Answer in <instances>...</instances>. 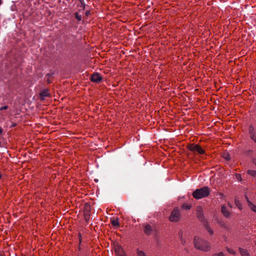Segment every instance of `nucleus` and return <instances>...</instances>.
Listing matches in <instances>:
<instances>
[{
	"instance_id": "0eeeda50",
	"label": "nucleus",
	"mask_w": 256,
	"mask_h": 256,
	"mask_svg": "<svg viewBox=\"0 0 256 256\" xmlns=\"http://www.w3.org/2000/svg\"><path fill=\"white\" fill-rule=\"evenodd\" d=\"M90 80L92 82L98 83L102 81V77L98 73H94L92 75Z\"/></svg>"
},
{
	"instance_id": "cd10ccee",
	"label": "nucleus",
	"mask_w": 256,
	"mask_h": 256,
	"mask_svg": "<svg viewBox=\"0 0 256 256\" xmlns=\"http://www.w3.org/2000/svg\"><path fill=\"white\" fill-rule=\"evenodd\" d=\"M180 242H181V243L182 244V245H184L185 243H186V241L184 240V239L182 238H180Z\"/></svg>"
},
{
	"instance_id": "f3484780",
	"label": "nucleus",
	"mask_w": 256,
	"mask_h": 256,
	"mask_svg": "<svg viewBox=\"0 0 256 256\" xmlns=\"http://www.w3.org/2000/svg\"><path fill=\"white\" fill-rule=\"evenodd\" d=\"M136 254L138 256H146V254L142 251L139 249L136 250Z\"/></svg>"
},
{
	"instance_id": "c756f323",
	"label": "nucleus",
	"mask_w": 256,
	"mask_h": 256,
	"mask_svg": "<svg viewBox=\"0 0 256 256\" xmlns=\"http://www.w3.org/2000/svg\"><path fill=\"white\" fill-rule=\"evenodd\" d=\"M252 163L256 166V158H254L252 160Z\"/></svg>"
},
{
	"instance_id": "39448f33",
	"label": "nucleus",
	"mask_w": 256,
	"mask_h": 256,
	"mask_svg": "<svg viewBox=\"0 0 256 256\" xmlns=\"http://www.w3.org/2000/svg\"><path fill=\"white\" fill-rule=\"evenodd\" d=\"M196 216L198 220L202 222L203 224H204V222H208L207 220L204 218L203 210L200 206H198L196 208Z\"/></svg>"
},
{
	"instance_id": "a211bd4d",
	"label": "nucleus",
	"mask_w": 256,
	"mask_h": 256,
	"mask_svg": "<svg viewBox=\"0 0 256 256\" xmlns=\"http://www.w3.org/2000/svg\"><path fill=\"white\" fill-rule=\"evenodd\" d=\"M223 158L227 160H230V156L228 152H226L223 154Z\"/></svg>"
},
{
	"instance_id": "2eb2a0df",
	"label": "nucleus",
	"mask_w": 256,
	"mask_h": 256,
	"mask_svg": "<svg viewBox=\"0 0 256 256\" xmlns=\"http://www.w3.org/2000/svg\"><path fill=\"white\" fill-rule=\"evenodd\" d=\"M52 74H46V76H45V78H44V80H46L48 83L50 84L51 82V79H50V78L52 77Z\"/></svg>"
},
{
	"instance_id": "4468645a",
	"label": "nucleus",
	"mask_w": 256,
	"mask_h": 256,
	"mask_svg": "<svg viewBox=\"0 0 256 256\" xmlns=\"http://www.w3.org/2000/svg\"><path fill=\"white\" fill-rule=\"evenodd\" d=\"M111 223H112V225L114 226H119V225H120V224L118 222V218H116L115 220H111Z\"/></svg>"
},
{
	"instance_id": "c85d7f7f",
	"label": "nucleus",
	"mask_w": 256,
	"mask_h": 256,
	"mask_svg": "<svg viewBox=\"0 0 256 256\" xmlns=\"http://www.w3.org/2000/svg\"><path fill=\"white\" fill-rule=\"evenodd\" d=\"M220 225L222 227H224V228H226V225L223 222H220Z\"/></svg>"
},
{
	"instance_id": "a878e982",
	"label": "nucleus",
	"mask_w": 256,
	"mask_h": 256,
	"mask_svg": "<svg viewBox=\"0 0 256 256\" xmlns=\"http://www.w3.org/2000/svg\"><path fill=\"white\" fill-rule=\"evenodd\" d=\"M250 138L256 143V134L254 135V136H251Z\"/></svg>"
},
{
	"instance_id": "5701e85b",
	"label": "nucleus",
	"mask_w": 256,
	"mask_h": 256,
	"mask_svg": "<svg viewBox=\"0 0 256 256\" xmlns=\"http://www.w3.org/2000/svg\"><path fill=\"white\" fill-rule=\"evenodd\" d=\"M226 250L228 252H230V254H236L235 252L232 249H230L228 248H226Z\"/></svg>"
},
{
	"instance_id": "f257e3e1",
	"label": "nucleus",
	"mask_w": 256,
	"mask_h": 256,
	"mask_svg": "<svg viewBox=\"0 0 256 256\" xmlns=\"http://www.w3.org/2000/svg\"><path fill=\"white\" fill-rule=\"evenodd\" d=\"M194 244L196 248L203 251L207 252L210 250V244L208 242L200 238L198 236L194 237Z\"/></svg>"
},
{
	"instance_id": "473e14b6",
	"label": "nucleus",
	"mask_w": 256,
	"mask_h": 256,
	"mask_svg": "<svg viewBox=\"0 0 256 256\" xmlns=\"http://www.w3.org/2000/svg\"><path fill=\"white\" fill-rule=\"evenodd\" d=\"M246 199V201L248 202V200H249L248 196H245Z\"/></svg>"
},
{
	"instance_id": "f03ea898",
	"label": "nucleus",
	"mask_w": 256,
	"mask_h": 256,
	"mask_svg": "<svg viewBox=\"0 0 256 256\" xmlns=\"http://www.w3.org/2000/svg\"><path fill=\"white\" fill-rule=\"evenodd\" d=\"M210 194V189L205 186L200 188L196 189L192 192V196L196 199H200L208 196Z\"/></svg>"
},
{
	"instance_id": "72a5a7b5",
	"label": "nucleus",
	"mask_w": 256,
	"mask_h": 256,
	"mask_svg": "<svg viewBox=\"0 0 256 256\" xmlns=\"http://www.w3.org/2000/svg\"><path fill=\"white\" fill-rule=\"evenodd\" d=\"M88 14H89V12H86V15H88Z\"/></svg>"
},
{
	"instance_id": "bb28decb",
	"label": "nucleus",
	"mask_w": 256,
	"mask_h": 256,
	"mask_svg": "<svg viewBox=\"0 0 256 256\" xmlns=\"http://www.w3.org/2000/svg\"><path fill=\"white\" fill-rule=\"evenodd\" d=\"M178 236L180 238H182V230H180L178 232Z\"/></svg>"
},
{
	"instance_id": "4be33fe9",
	"label": "nucleus",
	"mask_w": 256,
	"mask_h": 256,
	"mask_svg": "<svg viewBox=\"0 0 256 256\" xmlns=\"http://www.w3.org/2000/svg\"><path fill=\"white\" fill-rule=\"evenodd\" d=\"M74 14L76 18L79 21L81 20L82 16L80 15H79L78 13H75Z\"/></svg>"
},
{
	"instance_id": "412c9836",
	"label": "nucleus",
	"mask_w": 256,
	"mask_h": 256,
	"mask_svg": "<svg viewBox=\"0 0 256 256\" xmlns=\"http://www.w3.org/2000/svg\"><path fill=\"white\" fill-rule=\"evenodd\" d=\"M236 180L238 181H241L242 180V176H241V175L239 174H236Z\"/></svg>"
},
{
	"instance_id": "423d86ee",
	"label": "nucleus",
	"mask_w": 256,
	"mask_h": 256,
	"mask_svg": "<svg viewBox=\"0 0 256 256\" xmlns=\"http://www.w3.org/2000/svg\"><path fill=\"white\" fill-rule=\"evenodd\" d=\"M221 212L225 218H229L230 217L231 213L228 210L226 206L224 204L221 206Z\"/></svg>"
},
{
	"instance_id": "58836bf2",
	"label": "nucleus",
	"mask_w": 256,
	"mask_h": 256,
	"mask_svg": "<svg viewBox=\"0 0 256 256\" xmlns=\"http://www.w3.org/2000/svg\"><path fill=\"white\" fill-rule=\"evenodd\" d=\"M252 152V150H250L249 153H250Z\"/></svg>"
},
{
	"instance_id": "4c0bfd02",
	"label": "nucleus",
	"mask_w": 256,
	"mask_h": 256,
	"mask_svg": "<svg viewBox=\"0 0 256 256\" xmlns=\"http://www.w3.org/2000/svg\"><path fill=\"white\" fill-rule=\"evenodd\" d=\"M120 256H124L123 254H121V255H120Z\"/></svg>"
},
{
	"instance_id": "6e6552de",
	"label": "nucleus",
	"mask_w": 256,
	"mask_h": 256,
	"mask_svg": "<svg viewBox=\"0 0 256 256\" xmlns=\"http://www.w3.org/2000/svg\"><path fill=\"white\" fill-rule=\"evenodd\" d=\"M144 233L147 235H150L152 232V226L150 224H146L144 228Z\"/></svg>"
},
{
	"instance_id": "6ab92c4d",
	"label": "nucleus",
	"mask_w": 256,
	"mask_h": 256,
	"mask_svg": "<svg viewBox=\"0 0 256 256\" xmlns=\"http://www.w3.org/2000/svg\"><path fill=\"white\" fill-rule=\"evenodd\" d=\"M248 174L252 176H256V171L253 170H248Z\"/></svg>"
},
{
	"instance_id": "7ed1b4c3",
	"label": "nucleus",
	"mask_w": 256,
	"mask_h": 256,
	"mask_svg": "<svg viewBox=\"0 0 256 256\" xmlns=\"http://www.w3.org/2000/svg\"><path fill=\"white\" fill-rule=\"evenodd\" d=\"M187 148L188 150L194 152V153L197 152L199 154H204L205 152L204 150L198 144H188L187 146Z\"/></svg>"
},
{
	"instance_id": "7c9ffc66",
	"label": "nucleus",
	"mask_w": 256,
	"mask_h": 256,
	"mask_svg": "<svg viewBox=\"0 0 256 256\" xmlns=\"http://www.w3.org/2000/svg\"><path fill=\"white\" fill-rule=\"evenodd\" d=\"M228 206L230 208H232V204L230 202H228Z\"/></svg>"
},
{
	"instance_id": "aec40b11",
	"label": "nucleus",
	"mask_w": 256,
	"mask_h": 256,
	"mask_svg": "<svg viewBox=\"0 0 256 256\" xmlns=\"http://www.w3.org/2000/svg\"><path fill=\"white\" fill-rule=\"evenodd\" d=\"M182 208H184V209H186V210H190V208L191 206L190 205L186 204H184L182 206Z\"/></svg>"
},
{
	"instance_id": "393cba45",
	"label": "nucleus",
	"mask_w": 256,
	"mask_h": 256,
	"mask_svg": "<svg viewBox=\"0 0 256 256\" xmlns=\"http://www.w3.org/2000/svg\"><path fill=\"white\" fill-rule=\"evenodd\" d=\"M8 108V106H4L1 107L0 108V111H1L2 110H7Z\"/></svg>"
},
{
	"instance_id": "e433bc0d",
	"label": "nucleus",
	"mask_w": 256,
	"mask_h": 256,
	"mask_svg": "<svg viewBox=\"0 0 256 256\" xmlns=\"http://www.w3.org/2000/svg\"><path fill=\"white\" fill-rule=\"evenodd\" d=\"M66 214H65V215ZM66 217L65 216V218H64L65 220H66Z\"/></svg>"
},
{
	"instance_id": "1a4fd4ad",
	"label": "nucleus",
	"mask_w": 256,
	"mask_h": 256,
	"mask_svg": "<svg viewBox=\"0 0 256 256\" xmlns=\"http://www.w3.org/2000/svg\"><path fill=\"white\" fill-rule=\"evenodd\" d=\"M49 96V93L48 90L42 91L40 93V97L41 100H44L46 97Z\"/></svg>"
},
{
	"instance_id": "b1692460",
	"label": "nucleus",
	"mask_w": 256,
	"mask_h": 256,
	"mask_svg": "<svg viewBox=\"0 0 256 256\" xmlns=\"http://www.w3.org/2000/svg\"><path fill=\"white\" fill-rule=\"evenodd\" d=\"M212 256H224V255L222 252H220L217 254H214Z\"/></svg>"
},
{
	"instance_id": "9b49d317",
	"label": "nucleus",
	"mask_w": 256,
	"mask_h": 256,
	"mask_svg": "<svg viewBox=\"0 0 256 256\" xmlns=\"http://www.w3.org/2000/svg\"><path fill=\"white\" fill-rule=\"evenodd\" d=\"M239 250L242 256H249V254L246 250L240 248Z\"/></svg>"
},
{
	"instance_id": "9d476101",
	"label": "nucleus",
	"mask_w": 256,
	"mask_h": 256,
	"mask_svg": "<svg viewBox=\"0 0 256 256\" xmlns=\"http://www.w3.org/2000/svg\"><path fill=\"white\" fill-rule=\"evenodd\" d=\"M248 132L250 135V137L252 136H254V135L256 134L254 128L252 124H250L249 126Z\"/></svg>"
},
{
	"instance_id": "ddd939ff",
	"label": "nucleus",
	"mask_w": 256,
	"mask_h": 256,
	"mask_svg": "<svg viewBox=\"0 0 256 256\" xmlns=\"http://www.w3.org/2000/svg\"><path fill=\"white\" fill-rule=\"evenodd\" d=\"M248 204L251 210L256 212V206L254 204L249 200H248Z\"/></svg>"
},
{
	"instance_id": "dca6fc26",
	"label": "nucleus",
	"mask_w": 256,
	"mask_h": 256,
	"mask_svg": "<svg viewBox=\"0 0 256 256\" xmlns=\"http://www.w3.org/2000/svg\"><path fill=\"white\" fill-rule=\"evenodd\" d=\"M234 202H235V204L236 205V206L240 209V210H242V204H241V202H240V201L238 200V199H235V200H234Z\"/></svg>"
},
{
	"instance_id": "20e7f679",
	"label": "nucleus",
	"mask_w": 256,
	"mask_h": 256,
	"mask_svg": "<svg viewBox=\"0 0 256 256\" xmlns=\"http://www.w3.org/2000/svg\"><path fill=\"white\" fill-rule=\"evenodd\" d=\"M180 218V212L178 209L174 208L172 212L169 217V220L172 222H178Z\"/></svg>"
},
{
	"instance_id": "f704fd0d",
	"label": "nucleus",
	"mask_w": 256,
	"mask_h": 256,
	"mask_svg": "<svg viewBox=\"0 0 256 256\" xmlns=\"http://www.w3.org/2000/svg\"><path fill=\"white\" fill-rule=\"evenodd\" d=\"M2 0H0V5L2 4Z\"/></svg>"
},
{
	"instance_id": "c9c22d12",
	"label": "nucleus",
	"mask_w": 256,
	"mask_h": 256,
	"mask_svg": "<svg viewBox=\"0 0 256 256\" xmlns=\"http://www.w3.org/2000/svg\"><path fill=\"white\" fill-rule=\"evenodd\" d=\"M0 256H4L2 254H0Z\"/></svg>"
},
{
	"instance_id": "2f4dec72",
	"label": "nucleus",
	"mask_w": 256,
	"mask_h": 256,
	"mask_svg": "<svg viewBox=\"0 0 256 256\" xmlns=\"http://www.w3.org/2000/svg\"><path fill=\"white\" fill-rule=\"evenodd\" d=\"M2 129L1 128H0V136L2 134Z\"/></svg>"
},
{
	"instance_id": "ea45409f",
	"label": "nucleus",
	"mask_w": 256,
	"mask_h": 256,
	"mask_svg": "<svg viewBox=\"0 0 256 256\" xmlns=\"http://www.w3.org/2000/svg\"><path fill=\"white\" fill-rule=\"evenodd\" d=\"M252 152V150H250L249 153H250Z\"/></svg>"
},
{
	"instance_id": "f8f14e48",
	"label": "nucleus",
	"mask_w": 256,
	"mask_h": 256,
	"mask_svg": "<svg viewBox=\"0 0 256 256\" xmlns=\"http://www.w3.org/2000/svg\"><path fill=\"white\" fill-rule=\"evenodd\" d=\"M203 225L206 228V230L210 234H213V230L209 226L208 222H204V224Z\"/></svg>"
}]
</instances>
